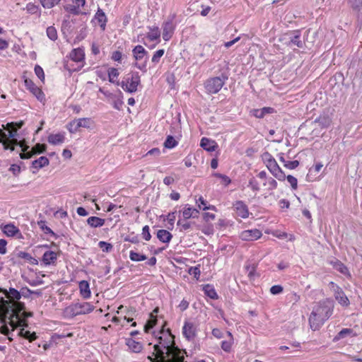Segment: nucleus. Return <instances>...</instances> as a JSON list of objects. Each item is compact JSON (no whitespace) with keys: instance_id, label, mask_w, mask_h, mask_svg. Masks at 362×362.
I'll return each mask as SVG.
<instances>
[{"instance_id":"1","label":"nucleus","mask_w":362,"mask_h":362,"mask_svg":"<svg viewBox=\"0 0 362 362\" xmlns=\"http://www.w3.org/2000/svg\"><path fill=\"white\" fill-rule=\"evenodd\" d=\"M6 298L0 300V321L4 324V333L9 336L18 327L27 325L28 315L25 311V305L19 301L21 299L20 291L14 288H0ZM11 340V338L8 337Z\"/></svg>"},{"instance_id":"2","label":"nucleus","mask_w":362,"mask_h":362,"mask_svg":"<svg viewBox=\"0 0 362 362\" xmlns=\"http://www.w3.org/2000/svg\"><path fill=\"white\" fill-rule=\"evenodd\" d=\"M164 322L160 329L153 334L157 340L154 345V352L148 356L151 362H183L185 351L180 349L175 343V337L169 328L165 329Z\"/></svg>"},{"instance_id":"3","label":"nucleus","mask_w":362,"mask_h":362,"mask_svg":"<svg viewBox=\"0 0 362 362\" xmlns=\"http://www.w3.org/2000/svg\"><path fill=\"white\" fill-rule=\"evenodd\" d=\"M117 85L128 93H134L137 92L139 87H141V76L138 71H130L122 80L121 82L117 81Z\"/></svg>"},{"instance_id":"4","label":"nucleus","mask_w":362,"mask_h":362,"mask_svg":"<svg viewBox=\"0 0 362 362\" xmlns=\"http://www.w3.org/2000/svg\"><path fill=\"white\" fill-rule=\"evenodd\" d=\"M95 307L88 302H77L71 303L64 310L66 317L73 318L77 315H86L93 311Z\"/></svg>"},{"instance_id":"5","label":"nucleus","mask_w":362,"mask_h":362,"mask_svg":"<svg viewBox=\"0 0 362 362\" xmlns=\"http://www.w3.org/2000/svg\"><path fill=\"white\" fill-rule=\"evenodd\" d=\"M262 160L267 169L274 177L280 181H284L286 179L285 173L279 167L276 160L271 153L269 152L264 153L262 155Z\"/></svg>"},{"instance_id":"6","label":"nucleus","mask_w":362,"mask_h":362,"mask_svg":"<svg viewBox=\"0 0 362 362\" xmlns=\"http://www.w3.org/2000/svg\"><path fill=\"white\" fill-rule=\"evenodd\" d=\"M228 79L226 73H222L219 76L211 77L204 82V88L209 94L218 93Z\"/></svg>"},{"instance_id":"7","label":"nucleus","mask_w":362,"mask_h":362,"mask_svg":"<svg viewBox=\"0 0 362 362\" xmlns=\"http://www.w3.org/2000/svg\"><path fill=\"white\" fill-rule=\"evenodd\" d=\"M133 57L136 60L134 66L143 73L147 71V62L148 60V52L141 45H136L132 49Z\"/></svg>"},{"instance_id":"8","label":"nucleus","mask_w":362,"mask_h":362,"mask_svg":"<svg viewBox=\"0 0 362 362\" xmlns=\"http://www.w3.org/2000/svg\"><path fill=\"white\" fill-rule=\"evenodd\" d=\"M334 305V300L330 298L318 303V327L320 325H323L332 316Z\"/></svg>"},{"instance_id":"9","label":"nucleus","mask_w":362,"mask_h":362,"mask_svg":"<svg viewBox=\"0 0 362 362\" xmlns=\"http://www.w3.org/2000/svg\"><path fill=\"white\" fill-rule=\"evenodd\" d=\"M198 323L196 322L187 320L185 321L182 328V333L183 337L188 341H193L198 332Z\"/></svg>"},{"instance_id":"10","label":"nucleus","mask_w":362,"mask_h":362,"mask_svg":"<svg viewBox=\"0 0 362 362\" xmlns=\"http://www.w3.org/2000/svg\"><path fill=\"white\" fill-rule=\"evenodd\" d=\"M174 18L175 16L173 15L163 23V39L165 41L170 40L174 33L175 29V25L173 23Z\"/></svg>"},{"instance_id":"11","label":"nucleus","mask_w":362,"mask_h":362,"mask_svg":"<svg viewBox=\"0 0 362 362\" xmlns=\"http://www.w3.org/2000/svg\"><path fill=\"white\" fill-rule=\"evenodd\" d=\"M262 235V233L257 228L243 230L239 238L243 241H255L259 239Z\"/></svg>"},{"instance_id":"12","label":"nucleus","mask_w":362,"mask_h":362,"mask_svg":"<svg viewBox=\"0 0 362 362\" xmlns=\"http://www.w3.org/2000/svg\"><path fill=\"white\" fill-rule=\"evenodd\" d=\"M24 84L26 88L32 93L36 98L42 102L45 100V94L42 92V90L37 87L35 83L30 78H25L24 80Z\"/></svg>"},{"instance_id":"13","label":"nucleus","mask_w":362,"mask_h":362,"mask_svg":"<svg viewBox=\"0 0 362 362\" xmlns=\"http://www.w3.org/2000/svg\"><path fill=\"white\" fill-rule=\"evenodd\" d=\"M23 153H20L21 158L28 159L30 158L33 154H37L44 153L46 151L47 146L45 144H37L33 148L32 152H26L28 146H21Z\"/></svg>"},{"instance_id":"14","label":"nucleus","mask_w":362,"mask_h":362,"mask_svg":"<svg viewBox=\"0 0 362 362\" xmlns=\"http://www.w3.org/2000/svg\"><path fill=\"white\" fill-rule=\"evenodd\" d=\"M288 46H290L291 47H297L299 48H302L303 47L304 42L301 40V34L300 30H293L292 33L288 34Z\"/></svg>"},{"instance_id":"15","label":"nucleus","mask_w":362,"mask_h":362,"mask_svg":"<svg viewBox=\"0 0 362 362\" xmlns=\"http://www.w3.org/2000/svg\"><path fill=\"white\" fill-rule=\"evenodd\" d=\"M213 54L214 50L212 48V44L208 42L199 45L196 55L202 59H204V61H206L210 57L213 55Z\"/></svg>"},{"instance_id":"16","label":"nucleus","mask_w":362,"mask_h":362,"mask_svg":"<svg viewBox=\"0 0 362 362\" xmlns=\"http://www.w3.org/2000/svg\"><path fill=\"white\" fill-rule=\"evenodd\" d=\"M233 206L238 216L244 219L249 217L248 207L243 201H236L233 203Z\"/></svg>"},{"instance_id":"17","label":"nucleus","mask_w":362,"mask_h":362,"mask_svg":"<svg viewBox=\"0 0 362 362\" xmlns=\"http://www.w3.org/2000/svg\"><path fill=\"white\" fill-rule=\"evenodd\" d=\"M2 232L8 237H15L18 238H23L22 233L19 228L13 223H8L4 225L2 228Z\"/></svg>"},{"instance_id":"18","label":"nucleus","mask_w":362,"mask_h":362,"mask_svg":"<svg viewBox=\"0 0 362 362\" xmlns=\"http://www.w3.org/2000/svg\"><path fill=\"white\" fill-rule=\"evenodd\" d=\"M125 344L128 347V351L132 353H141L144 349V346L141 342L137 341L132 337L125 339Z\"/></svg>"},{"instance_id":"19","label":"nucleus","mask_w":362,"mask_h":362,"mask_svg":"<svg viewBox=\"0 0 362 362\" xmlns=\"http://www.w3.org/2000/svg\"><path fill=\"white\" fill-rule=\"evenodd\" d=\"M347 2L358 21L362 22V0H348Z\"/></svg>"},{"instance_id":"20","label":"nucleus","mask_w":362,"mask_h":362,"mask_svg":"<svg viewBox=\"0 0 362 362\" xmlns=\"http://www.w3.org/2000/svg\"><path fill=\"white\" fill-rule=\"evenodd\" d=\"M58 255L57 252L52 250H47L44 252L41 262L45 266L55 265Z\"/></svg>"},{"instance_id":"21","label":"nucleus","mask_w":362,"mask_h":362,"mask_svg":"<svg viewBox=\"0 0 362 362\" xmlns=\"http://www.w3.org/2000/svg\"><path fill=\"white\" fill-rule=\"evenodd\" d=\"M329 263L332 265L333 268L340 272L341 274L345 275L347 277L351 278V275L347 267L339 261L337 259H333L329 261Z\"/></svg>"},{"instance_id":"22","label":"nucleus","mask_w":362,"mask_h":362,"mask_svg":"<svg viewBox=\"0 0 362 362\" xmlns=\"http://www.w3.org/2000/svg\"><path fill=\"white\" fill-rule=\"evenodd\" d=\"M78 288L81 296L83 299H89L91 296V291L88 281L82 280L78 283Z\"/></svg>"},{"instance_id":"23","label":"nucleus","mask_w":362,"mask_h":362,"mask_svg":"<svg viewBox=\"0 0 362 362\" xmlns=\"http://www.w3.org/2000/svg\"><path fill=\"white\" fill-rule=\"evenodd\" d=\"M93 21H96L98 22L102 30H105L107 18L103 9L100 8H98Z\"/></svg>"},{"instance_id":"24","label":"nucleus","mask_w":362,"mask_h":362,"mask_svg":"<svg viewBox=\"0 0 362 362\" xmlns=\"http://www.w3.org/2000/svg\"><path fill=\"white\" fill-rule=\"evenodd\" d=\"M356 335L357 334L354 329L351 328H344L334 336L333 341L337 342L346 337H355Z\"/></svg>"},{"instance_id":"25","label":"nucleus","mask_w":362,"mask_h":362,"mask_svg":"<svg viewBox=\"0 0 362 362\" xmlns=\"http://www.w3.org/2000/svg\"><path fill=\"white\" fill-rule=\"evenodd\" d=\"M158 311V308H155L153 313H150L149 318L147 320L146 325H144V331L146 332H149L151 329H152L158 323V317L156 314Z\"/></svg>"},{"instance_id":"26","label":"nucleus","mask_w":362,"mask_h":362,"mask_svg":"<svg viewBox=\"0 0 362 362\" xmlns=\"http://www.w3.org/2000/svg\"><path fill=\"white\" fill-rule=\"evenodd\" d=\"M334 297L338 303L344 307L348 306L350 303L349 298L339 286H337V290L334 291Z\"/></svg>"},{"instance_id":"27","label":"nucleus","mask_w":362,"mask_h":362,"mask_svg":"<svg viewBox=\"0 0 362 362\" xmlns=\"http://www.w3.org/2000/svg\"><path fill=\"white\" fill-rule=\"evenodd\" d=\"M275 112L273 107H264L260 109H253L251 110L252 116L258 119L263 118L266 115L272 114Z\"/></svg>"},{"instance_id":"28","label":"nucleus","mask_w":362,"mask_h":362,"mask_svg":"<svg viewBox=\"0 0 362 362\" xmlns=\"http://www.w3.org/2000/svg\"><path fill=\"white\" fill-rule=\"evenodd\" d=\"M65 141V133L59 132L57 134H51L47 137V141L52 145L62 144Z\"/></svg>"},{"instance_id":"29","label":"nucleus","mask_w":362,"mask_h":362,"mask_svg":"<svg viewBox=\"0 0 362 362\" xmlns=\"http://www.w3.org/2000/svg\"><path fill=\"white\" fill-rule=\"evenodd\" d=\"M70 59L74 62H83L85 59V52L82 48H76L71 50L69 54Z\"/></svg>"},{"instance_id":"30","label":"nucleus","mask_w":362,"mask_h":362,"mask_svg":"<svg viewBox=\"0 0 362 362\" xmlns=\"http://www.w3.org/2000/svg\"><path fill=\"white\" fill-rule=\"evenodd\" d=\"M27 327L28 325L26 326L18 327V328H20L18 335L28 339L30 342H32L35 341L37 337L35 332H30L28 330H25V327ZM16 329H17V327Z\"/></svg>"},{"instance_id":"31","label":"nucleus","mask_w":362,"mask_h":362,"mask_svg":"<svg viewBox=\"0 0 362 362\" xmlns=\"http://www.w3.org/2000/svg\"><path fill=\"white\" fill-rule=\"evenodd\" d=\"M331 115L332 112L329 110L324 111L318 117V123H320L322 127H329L332 122Z\"/></svg>"},{"instance_id":"32","label":"nucleus","mask_w":362,"mask_h":362,"mask_svg":"<svg viewBox=\"0 0 362 362\" xmlns=\"http://www.w3.org/2000/svg\"><path fill=\"white\" fill-rule=\"evenodd\" d=\"M200 146L204 150L212 152L214 151L216 147V144L214 140L206 137H203L200 141Z\"/></svg>"},{"instance_id":"33","label":"nucleus","mask_w":362,"mask_h":362,"mask_svg":"<svg viewBox=\"0 0 362 362\" xmlns=\"http://www.w3.org/2000/svg\"><path fill=\"white\" fill-rule=\"evenodd\" d=\"M196 204L197 205L199 209H202L203 211H216V207L214 205L208 204V202L206 199H204L202 196H200L197 199H196Z\"/></svg>"},{"instance_id":"34","label":"nucleus","mask_w":362,"mask_h":362,"mask_svg":"<svg viewBox=\"0 0 362 362\" xmlns=\"http://www.w3.org/2000/svg\"><path fill=\"white\" fill-rule=\"evenodd\" d=\"M202 291L204 294L213 300H216L218 298V296L215 290V288L211 284H205L202 287Z\"/></svg>"},{"instance_id":"35","label":"nucleus","mask_w":362,"mask_h":362,"mask_svg":"<svg viewBox=\"0 0 362 362\" xmlns=\"http://www.w3.org/2000/svg\"><path fill=\"white\" fill-rule=\"evenodd\" d=\"M49 159L46 156H41L32 162L31 167L38 170L39 169L48 165Z\"/></svg>"},{"instance_id":"36","label":"nucleus","mask_w":362,"mask_h":362,"mask_svg":"<svg viewBox=\"0 0 362 362\" xmlns=\"http://www.w3.org/2000/svg\"><path fill=\"white\" fill-rule=\"evenodd\" d=\"M157 238L160 242L168 243L171 240L173 235L167 230L160 229L157 231Z\"/></svg>"},{"instance_id":"37","label":"nucleus","mask_w":362,"mask_h":362,"mask_svg":"<svg viewBox=\"0 0 362 362\" xmlns=\"http://www.w3.org/2000/svg\"><path fill=\"white\" fill-rule=\"evenodd\" d=\"M24 10L30 15H36L37 17H40L41 15V9L38 5H36L33 3L27 4Z\"/></svg>"},{"instance_id":"38","label":"nucleus","mask_w":362,"mask_h":362,"mask_svg":"<svg viewBox=\"0 0 362 362\" xmlns=\"http://www.w3.org/2000/svg\"><path fill=\"white\" fill-rule=\"evenodd\" d=\"M105 222V219L97 216H90L87 219V223L92 228L102 227Z\"/></svg>"},{"instance_id":"39","label":"nucleus","mask_w":362,"mask_h":362,"mask_svg":"<svg viewBox=\"0 0 362 362\" xmlns=\"http://www.w3.org/2000/svg\"><path fill=\"white\" fill-rule=\"evenodd\" d=\"M150 32L147 34V37L150 41H155L160 39V32L158 26L149 27Z\"/></svg>"},{"instance_id":"40","label":"nucleus","mask_w":362,"mask_h":362,"mask_svg":"<svg viewBox=\"0 0 362 362\" xmlns=\"http://www.w3.org/2000/svg\"><path fill=\"white\" fill-rule=\"evenodd\" d=\"M18 257L25 259L33 265L38 264V260L28 252L21 251L18 253Z\"/></svg>"},{"instance_id":"41","label":"nucleus","mask_w":362,"mask_h":362,"mask_svg":"<svg viewBox=\"0 0 362 362\" xmlns=\"http://www.w3.org/2000/svg\"><path fill=\"white\" fill-rule=\"evenodd\" d=\"M76 125L78 126V129L81 127L88 129L90 127V125L92 124L91 119L88 117L76 119Z\"/></svg>"},{"instance_id":"42","label":"nucleus","mask_w":362,"mask_h":362,"mask_svg":"<svg viewBox=\"0 0 362 362\" xmlns=\"http://www.w3.org/2000/svg\"><path fill=\"white\" fill-rule=\"evenodd\" d=\"M37 225L45 234H48L53 237H56V234L53 232V230L46 225L45 221H38Z\"/></svg>"},{"instance_id":"43","label":"nucleus","mask_w":362,"mask_h":362,"mask_svg":"<svg viewBox=\"0 0 362 362\" xmlns=\"http://www.w3.org/2000/svg\"><path fill=\"white\" fill-rule=\"evenodd\" d=\"M178 145V142L175 140L174 136L168 135L164 142V146L166 148H173Z\"/></svg>"},{"instance_id":"44","label":"nucleus","mask_w":362,"mask_h":362,"mask_svg":"<svg viewBox=\"0 0 362 362\" xmlns=\"http://www.w3.org/2000/svg\"><path fill=\"white\" fill-rule=\"evenodd\" d=\"M129 258L132 261L134 262H141L146 260L147 257L145 255L139 254L133 250L129 252Z\"/></svg>"},{"instance_id":"45","label":"nucleus","mask_w":362,"mask_h":362,"mask_svg":"<svg viewBox=\"0 0 362 362\" xmlns=\"http://www.w3.org/2000/svg\"><path fill=\"white\" fill-rule=\"evenodd\" d=\"M107 74L109 81L112 83H117V81H116V79L119 74L118 70L116 68H110L108 69Z\"/></svg>"},{"instance_id":"46","label":"nucleus","mask_w":362,"mask_h":362,"mask_svg":"<svg viewBox=\"0 0 362 362\" xmlns=\"http://www.w3.org/2000/svg\"><path fill=\"white\" fill-rule=\"evenodd\" d=\"M192 212H193V207L191 206L189 204H185L182 211L183 218L185 220L191 218L192 216H193Z\"/></svg>"},{"instance_id":"47","label":"nucleus","mask_w":362,"mask_h":362,"mask_svg":"<svg viewBox=\"0 0 362 362\" xmlns=\"http://www.w3.org/2000/svg\"><path fill=\"white\" fill-rule=\"evenodd\" d=\"M20 293H21V297H24V298H29L30 296L32 294V293H35L38 296L41 295V291H31L30 288H28V287H23L21 289L20 291Z\"/></svg>"},{"instance_id":"48","label":"nucleus","mask_w":362,"mask_h":362,"mask_svg":"<svg viewBox=\"0 0 362 362\" xmlns=\"http://www.w3.org/2000/svg\"><path fill=\"white\" fill-rule=\"evenodd\" d=\"M247 187L253 192H258L260 189L259 183L255 177H252L249 180Z\"/></svg>"},{"instance_id":"49","label":"nucleus","mask_w":362,"mask_h":362,"mask_svg":"<svg viewBox=\"0 0 362 362\" xmlns=\"http://www.w3.org/2000/svg\"><path fill=\"white\" fill-rule=\"evenodd\" d=\"M47 37L52 41H55L57 37V31L54 26H49L46 30Z\"/></svg>"},{"instance_id":"50","label":"nucleus","mask_w":362,"mask_h":362,"mask_svg":"<svg viewBox=\"0 0 362 362\" xmlns=\"http://www.w3.org/2000/svg\"><path fill=\"white\" fill-rule=\"evenodd\" d=\"M61 0H40L42 6L45 8H52L57 5Z\"/></svg>"},{"instance_id":"51","label":"nucleus","mask_w":362,"mask_h":362,"mask_svg":"<svg viewBox=\"0 0 362 362\" xmlns=\"http://www.w3.org/2000/svg\"><path fill=\"white\" fill-rule=\"evenodd\" d=\"M64 9L69 12V13L74 14V15H79L81 13L80 8L78 7H76V6L67 4L64 6Z\"/></svg>"},{"instance_id":"52","label":"nucleus","mask_w":362,"mask_h":362,"mask_svg":"<svg viewBox=\"0 0 362 362\" xmlns=\"http://www.w3.org/2000/svg\"><path fill=\"white\" fill-rule=\"evenodd\" d=\"M165 53L164 49H160L157 51H156L151 58V62L156 64L160 62V58L163 56Z\"/></svg>"},{"instance_id":"53","label":"nucleus","mask_w":362,"mask_h":362,"mask_svg":"<svg viewBox=\"0 0 362 362\" xmlns=\"http://www.w3.org/2000/svg\"><path fill=\"white\" fill-rule=\"evenodd\" d=\"M233 344V340H224L221 341V347L226 353H230Z\"/></svg>"},{"instance_id":"54","label":"nucleus","mask_w":362,"mask_h":362,"mask_svg":"<svg viewBox=\"0 0 362 362\" xmlns=\"http://www.w3.org/2000/svg\"><path fill=\"white\" fill-rule=\"evenodd\" d=\"M317 317V313L314 310L312 311L310 316L309 317V323L310 328L315 331L317 329V323L315 322Z\"/></svg>"},{"instance_id":"55","label":"nucleus","mask_w":362,"mask_h":362,"mask_svg":"<svg viewBox=\"0 0 362 362\" xmlns=\"http://www.w3.org/2000/svg\"><path fill=\"white\" fill-rule=\"evenodd\" d=\"M188 273L198 280L201 274L199 265L189 267L188 269Z\"/></svg>"},{"instance_id":"56","label":"nucleus","mask_w":362,"mask_h":362,"mask_svg":"<svg viewBox=\"0 0 362 362\" xmlns=\"http://www.w3.org/2000/svg\"><path fill=\"white\" fill-rule=\"evenodd\" d=\"M214 176H215L216 177L220 178L221 180L222 183L225 186H228L231 182L230 178L226 175L221 174L219 173H214Z\"/></svg>"},{"instance_id":"57","label":"nucleus","mask_w":362,"mask_h":362,"mask_svg":"<svg viewBox=\"0 0 362 362\" xmlns=\"http://www.w3.org/2000/svg\"><path fill=\"white\" fill-rule=\"evenodd\" d=\"M264 185H268L269 190H274L277 188L278 183L272 177H269L264 183Z\"/></svg>"},{"instance_id":"58","label":"nucleus","mask_w":362,"mask_h":362,"mask_svg":"<svg viewBox=\"0 0 362 362\" xmlns=\"http://www.w3.org/2000/svg\"><path fill=\"white\" fill-rule=\"evenodd\" d=\"M119 94H120L119 97L116 98L114 100L113 104H112L113 107L117 110H122V105L124 104V102L122 100V93H121V91H119Z\"/></svg>"},{"instance_id":"59","label":"nucleus","mask_w":362,"mask_h":362,"mask_svg":"<svg viewBox=\"0 0 362 362\" xmlns=\"http://www.w3.org/2000/svg\"><path fill=\"white\" fill-rule=\"evenodd\" d=\"M35 74L38 77V78L44 82L45 81V73L42 68L40 65H35L34 68Z\"/></svg>"},{"instance_id":"60","label":"nucleus","mask_w":362,"mask_h":362,"mask_svg":"<svg viewBox=\"0 0 362 362\" xmlns=\"http://www.w3.org/2000/svg\"><path fill=\"white\" fill-rule=\"evenodd\" d=\"M98 246L100 247L103 252H109L112 249V245L105 241H100L98 243Z\"/></svg>"},{"instance_id":"61","label":"nucleus","mask_w":362,"mask_h":362,"mask_svg":"<svg viewBox=\"0 0 362 362\" xmlns=\"http://www.w3.org/2000/svg\"><path fill=\"white\" fill-rule=\"evenodd\" d=\"M177 225L180 227V231L187 230L192 226V224L190 222L182 221L181 219H179L177 221Z\"/></svg>"},{"instance_id":"62","label":"nucleus","mask_w":362,"mask_h":362,"mask_svg":"<svg viewBox=\"0 0 362 362\" xmlns=\"http://www.w3.org/2000/svg\"><path fill=\"white\" fill-rule=\"evenodd\" d=\"M66 128L70 133H76L78 130V126L76 125V119L69 122L66 125Z\"/></svg>"},{"instance_id":"63","label":"nucleus","mask_w":362,"mask_h":362,"mask_svg":"<svg viewBox=\"0 0 362 362\" xmlns=\"http://www.w3.org/2000/svg\"><path fill=\"white\" fill-rule=\"evenodd\" d=\"M142 236H143V238L145 240H150L151 238V235L150 233V228H149V226H145L143 227L142 228Z\"/></svg>"},{"instance_id":"64","label":"nucleus","mask_w":362,"mask_h":362,"mask_svg":"<svg viewBox=\"0 0 362 362\" xmlns=\"http://www.w3.org/2000/svg\"><path fill=\"white\" fill-rule=\"evenodd\" d=\"M284 291V288L281 285H274L270 288V293L272 295H279Z\"/></svg>"}]
</instances>
